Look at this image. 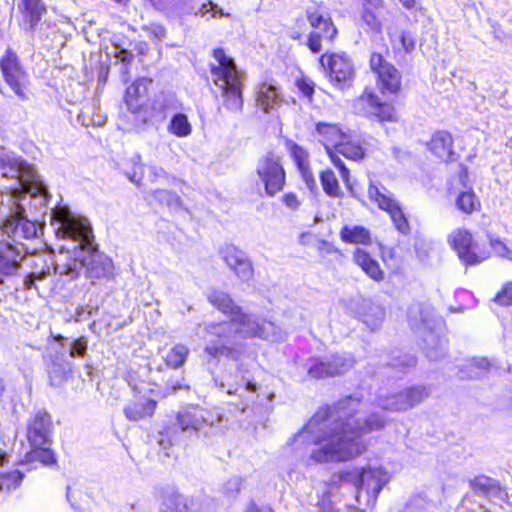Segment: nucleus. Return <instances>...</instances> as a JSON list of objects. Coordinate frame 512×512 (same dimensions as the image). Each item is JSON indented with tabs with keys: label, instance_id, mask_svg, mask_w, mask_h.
I'll list each match as a JSON object with an SVG mask.
<instances>
[{
	"label": "nucleus",
	"instance_id": "obj_10",
	"mask_svg": "<svg viewBox=\"0 0 512 512\" xmlns=\"http://www.w3.org/2000/svg\"><path fill=\"white\" fill-rule=\"evenodd\" d=\"M447 243L464 266H477L490 258V252L481 247L475 240L473 233L465 228L458 227L447 236Z\"/></svg>",
	"mask_w": 512,
	"mask_h": 512
},
{
	"label": "nucleus",
	"instance_id": "obj_40",
	"mask_svg": "<svg viewBox=\"0 0 512 512\" xmlns=\"http://www.w3.org/2000/svg\"><path fill=\"white\" fill-rule=\"evenodd\" d=\"M189 355V349L184 344H176L163 357L167 367L178 369L184 365Z\"/></svg>",
	"mask_w": 512,
	"mask_h": 512
},
{
	"label": "nucleus",
	"instance_id": "obj_26",
	"mask_svg": "<svg viewBox=\"0 0 512 512\" xmlns=\"http://www.w3.org/2000/svg\"><path fill=\"white\" fill-rule=\"evenodd\" d=\"M210 413L199 405H190L176 415L177 428L181 432L198 431L206 427Z\"/></svg>",
	"mask_w": 512,
	"mask_h": 512
},
{
	"label": "nucleus",
	"instance_id": "obj_30",
	"mask_svg": "<svg viewBox=\"0 0 512 512\" xmlns=\"http://www.w3.org/2000/svg\"><path fill=\"white\" fill-rule=\"evenodd\" d=\"M339 237L347 245L368 247L373 243L371 231L363 225H343L340 228Z\"/></svg>",
	"mask_w": 512,
	"mask_h": 512
},
{
	"label": "nucleus",
	"instance_id": "obj_24",
	"mask_svg": "<svg viewBox=\"0 0 512 512\" xmlns=\"http://www.w3.org/2000/svg\"><path fill=\"white\" fill-rule=\"evenodd\" d=\"M347 369V359L335 354L327 360L313 359L307 370V375L313 380H321L342 375Z\"/></svg>",
	"mask_w": 512,
	"mask_h": 512
},
{
	"label": "nucleus",
	"instance_id": "obj_49",
	"mask_svg": "<svg viewBox=\"0 0 512 512\" xmlns=\"http://www.w3.org/2000/svg\"><path fill=\"white\" fill-rule=\"evenodd\" d=\"M492 301L500 307L512 306V281L504 282L497 291Z\"/></svg>",
	"mask_w": 512,
	"mask_h": 512
},
{
	"label": "nucleus",
	"instance_id": "obj_15",
	"mask_svg": "<svg viewBox=\"0 0 512 512\" xmlns=\"http://www.w3.org/2000/svg\"><path fill=\"white\" fill-rule=\"evenodd\" d=\"M54 218L60 223L56 232L57 237L78 242L81 251L91 247L93 233L87 221L74 217L64 208L57 209Z\"/></svg>",
	"mask_w": 512,
	"mask_h": 512
},
{
	"label": "nucleus",
	"instance_id": "obj_38",
	"mask_svg": "<svg viewBox=\"0 0 512 512\" xmlns=\"http://www.w3.org/2000/svg\"><path fill=\"white\" fill-rule=\"evenodd\" d=\"M493 364L485 357L473 358L465 365L467 379H481L491 372Z\"/></svg>",
	"mask_w": 512,
	"mask_h": 512
},
{
	"label": "nucleus",
	"instance_id": "obj_16",
	"mask_svg": "<svg viewBox=\"0 0 512 512\" xmlns=\"http://www.w3.org/2000/svg\"><path fill=\"white\" fill-rule=\"evenodd\" d=\"M424 147L428 156L440 164L454 163L460 158L455 149V137L446 129L433 131Z\"/></svg>",
	"mask_w": 512,
	"mask_h": 512
},
{
	"label": "nucleus",
	"instance_id": "obj_45",
	"mask_svg": "<svg viewBox=\"0 0 512 512\" xmlns=\"http://www.w3.org/2000/svg\"><path fill=\"white\" fill-rule=\"evenodd\" d=\"M67 499L76 510L89 509L92 501L91 497L80 487H68Z\"/></svg>",
	"mask_w": 512,
	"mask_h": 512
},
{
	"label": "nucleus",
	"instance_id": "obj_19",
	"mask_svg": "<svg viewBox=\"0 0 512 512\" xmlns=\"http://www.w3.org/2000/svg\"><path fill=\"white\" fill-rule=\"evenodd\" d=\"M1 231L11 238L31 240L37 237L36 223L25 215V209L19 203L16 209L0 221Z\"/></svg>",
	"mask_w": 512,
	"mask_h": 512
},
{
	"label": "nucleus",
	"instance_id": "obj_5",
	"mask_svg": "<svg viewBox=\"0 0 512 512\" xmlns=\"http://www.w3.org/2000/svg\"><path fill=\"white\" fill-rule=\"evenodd\" d=\"M305 16L312 29L307 35L305 45L311 53L318 54L323 48L322 42L334 43L338 29L322 2L308 8Z\"/></svg>",
	"mask_w": 512,
	"mask_h": 512
},
{
	"label": "nucleus",
	"instance_id": "obj_31",
	"mask_svg": "<svg viewBox=\"0 0 512 512\" xmlns=\"http://www.w3.org/2000/svg\"><path fill=\"white\" fill-rule=\"evenodd\" d=\"M455 208L464 216L469 217L482 210V203L472 187L455 193Z\"/></svg>",
	"mask_w": 512,
	"mask_h": 512
},
{
	"label": "nucleus",
	"instance_id": "obj_61",
	"mask_svg": "<svg viewBox=\"0 0 512 512\" xmlns=\"http://www.w3.org/2000/svg\"><path fill=\"white\" fill-rule=\"evenodd\" d=\"M399 2L406 8V9H413L416 5V0H399Z\"/></svg>",
	"mask_w": 512,
	"mask_h": 512
},
{
	"label": "nucleus",
	"instance_id": "obj_54",
	"mask_svg": "<svg viewBox=\"0 0 512 512\" xmlns=\"http://www.w3.org/2000/svg\"><path fill=\"white\" fill-rule=\"evenodd\" d=\"M115 58L119 59L124 66V73L129 75V66L134 60V55L131 51L127 49H120L115 53Z\"/></svg>",
	"mask_w": 512,
	"mask_h": 512
},
{
	"label": "nucleus",
	"instance_id": "obj_8",
	"mask_svg": "<svg viewBox=\"0 0 512 512\" xmlns=\"http://www.w3.org/2000/svg\"><path fill=\"white\" fill-rule=\"evenodd\" d=\"M366 155L367 150L365 142L351 134L349 131L337 145V148L331 149V152L329 151V160L339 171L340 177L350 193H353L350 170L340 156H343L348 161L359 163L366 158Z\"/></svg>",
	"mask_w": 512,
	"mask_h": 512
},
{
	"label": "nucleus",
	"instance_id": "obj_53",
	"mask_svg": "<svg viewBox=\"0 0 512 512\" xmlns=\"http://www.w3.org/2000/svg\"><path fill=\"white\" fill-rule=\"evenodd\" d=\"M87 338L84 336H81L77 339H75L72 344L69 351V355L72 358H83L87 354Z\"/></svg>",
	"mask_w": 512,
	"mask_h": 512
},
{
	"label": "nucleus",
	"instance_id": "obj_11",
	"mask_svg": "<svg viewBox=\"0 0 512 512\" xmlns=\"http://www.w3.org/2000/svg\"><path fill=\"white\" fill-rule=\"evenodd\" d=\"M447 243L464 266H477L490 258V252L481 247L475 240L473 233L465 228L458 227L447 236Z\"/></svg>",
	"mask_w": 512,
	"mask_h": 512
},
{
	"label": "nucleus",
	"instance_id": "obj_64",
	"mask_svg": "<svg viewBox=\"0 0 512 512\" xmlns=\"http://www.w3.org/2000/svg\"><path fill=\"white\" fill-rule=\"evenodd\" d=\"M290 38H291L292 40H294V41H300V40H302V39H303V33H301V32H297V31L292 32V33L290 34Z\"/></svg>",
	"mask_w": 512,
	"mask_h": 512
},
{
	"label": "nucleus",
	"instance_id": "obj_48",
	"mask_svg": "<svg viewBox=\"0 0 512 512\" xmlns=\"http://www.w3.org/2000/svg\"><path fill=\"white\" fill-rule=\"evenodd\" d=\"M22 191L30 194L32 197L42 196L46 202L50 201L51 195L47 190L45 184L38 178L32 181L21 182Z\"/></svg>",
	"mask_w": 512,
	"mask_h": 512
},
{
	"label": "nucleus",
	"instance_id": "obj_35",
	"mask_svg": "<svg viewBox=\"0 0 512 512\" xmlns=\"http://www.w3.org/2000/svg\"><path fill=\"white\" fill-rule=\"evenodd\" d=\"M51 445H29L30 449L25 455L26 462L38 461L44 466H56L57 456Z\"/></svg>",
	"mask_w": 512,
	"mask_h": 512
},
{
	"label": "nucleus",
	"instance_id": "obj_33",
	"mask_svg": "<svg viewBox=\"0 0 512 512\" xmlns=\"http://www.w3.org/2000/svg\"><path fill=\"white\" fill-rule=\"evenodd\" d=\"M385 2L361 6V20L373 32L380 33L383 28Z\"/></svg>",
	"mask_w": 512,
	"mask_h": 512
},
{
	"label": "nucleus",
	"instance_id": "obj_51",
	"mask_svg": "<svg viewBox=\"0 0 512 512\" xmlns=\"http://www.w3.org/2000/svg\"><path fill=\"white\" fill-rule=\"evenodd\" d=\"M257 390L258 386L255 383H252L250 381H247L244 387V391H247L251 393L253 396L250 398H245L243 393L240 394L241 401L239 403H234V405L240 410L241 412L246 411L250 404L254 403L257 398Z\"/></svg>",
	"mask_w": 512,
	"mask_h": 512
},
{
	"label": "nucleus",
	"instance_id": "obj_56",
	"mask_svg": "<svg viewBox=\"0 0 512 512\" xmlns=\"http://www.w3.org/2000/svg\"><path fill=\"white\" fill-rule=\"evenodd\" d=\"M281 200L283 204L291 210H297L301 204L297 194L294 192L285 193Z\"/></svg>",
	"mask_w": 512,
	"mask_h": 512
},
{
	"label": "nucleus",
	"instance_id": "obj_44",
	"mask_svg": "<svg viewBox=\"0 0 512 512\" xmlns=\"http://www.w3.org/2000/svg\"><path fill=\"white\" fill-rule=\"evenodd\" d=\"M168 131L178 138H184L191 134L192 126L185 114L177 113L171 118Z\"/></svg>",
	"mask_w": 512,
	"mask_h": 512
},
{
	"label": "nucleus",
	"instance_id": "obj_55",
	"mask_svg": "<svg viewBox=\"0 0 512 512\" xmlns=\"http://www.w3.org/2000/svg\"><path fill=\"white\" fill-rule=\"evenodd\" d=\"M400 43L405 52L411 53L416 47L415 37L409 31H402L400 34Z\"/></svg>",
	"mask_w": 512,
	"mask_h": 512
},
{
	"label": "nucleus",
	"instance_id": "obj_12",
	"mask_svg": "<svg viewBox=\"0 0 512 512\" xmlns=\"http://www.w3.org/2000/svg\"><path fill=\"white\" fill-rule=\"evenodd\" d=\"M370 71L380 94L399 96L403 91L402 74L381 52H372L368 60Z\"/></svg>",
	"mask_w": 512,
	"mask_h": 512
},
{
	"label": "nucleus",
	"instance_id": "obj_1",
	"mask_svg": "<svg viewBox=\"0 0 512 512\" xmlns=\"http://www.w3.org/2000/svg\"><path fill=\"white\" fill-rule=\"evenodd\" d=\"M359 402V399L346 396L316 411L314 418L322 425L320 434L313 440L319 446L310 455L314 462H346L367 451L363 436L383 429L386 421L376 413L361 420L356 408Z\"/></svg>",
	"mask_w": 512,
	"mask_h": 512
},
{
	"label": "nucleus",
	"instance_id": "obj_62",
	"mask_svg": "<svg viewBox=\"0 0 512 512\" xmlns=\"http://www.w3.org/2000/svg\"><path fill=\"white\" fill-rule=\"evenodd\" d=\"M161 434H165L167 437H171L172 435L175 434L174 426H165Z\"/></svg>",
	"mask_w": 512,
	"mask_h": 512
},
{
	"label": "nucleus",
	"instance_id": "obj_59",
	"mask_svg": "<svg viewBox=\"0 0 512 512\" xmlns=\"http://www.w3.org/2000/svg\"><path fill=\"white\" fill-rule=\"evenodd\" d=\"M134 50L140 56H145L149 50V45L146 41H139L134 44Z\"/></svg>",
	"mask_w": 512,
	"mask_h": 512
},
{
	"label": "nucleus",
	"instance_id": "obj_47",
	"mask_svg": "<svg viewBox=\"0 0 512 512\" xmlns=\"http://www.w3.org/2000/svg\"><path fill=\"white\" fill-rule=\"evenodd\" d=\"M71 367L69 364L62 365L52 362L49 368V381L52 386H59L71 377Z\"/></svg>",
	"mask_w": 512,
	"mask_h": 512
},
{
	"label": "nucleus",
	"instance_id": "obj_7",
	"mask_svg": "<svg viewBox=\"0 0 512 512\" xmlns=\"http://www.w3.org/2000/svg\"><path fill=\"white\" fill-rule=\"evenodd\" d=\"M319 66L328 82L337 89L352 86L356 69L352 58L344 51H326L319 57Z\"/></svg>",
	"mask_w": 512,
	"mask_h": 512
},
{
	"label": "nucleus",
	"instance_id": "obj_43",
	"mask_svg": "<svg viewBox=\"0 0 512 512\" xmlns=\"http://www.w3.org/2000/svg\"><path fill=\"white\" fill-rule=\"evenodd\" d=\"M151 195L161 206H167L173 210H179L183 207L181 197L172 191L166 189H157L154 190Z\"/></svg>",
	"mask_w": 512,
	"mask_h": 512
},
{
	"label": "nucleus",
	"instance_id": "obj_14",
	"mask_svg": "<svg viewBox=\"0 0 512 512\" xmlns=\"http://www.w3.org/2000/svg\"><path fill=\"white\" fill-rule=\"evenodd\" d=\"M367 196L372 204L389 215L396 230L402 234L409 233V221L392 193L371 181L367 187Z\"/></svg>",
	"mask_w": 512,
	"mask_h": 512
},
{
	"label": "nucleus",
	"instance_id": "obj_3",
	"mask_svg": "<svg viewBox=\"0 0 512 512\" xmlns=\"http://www.w3.org/2000/svg\"><path fill=\"white\" fill-rule=\"evenodd\" d=\"M209 73L213 84L219 90L221 106L229 113H241L244 108L245 74L225 49H212Z\"/></svg>",
	"mask_w": 512,
	"mask_h": 512
},
{
	"label": "nucleus",
	"instance_id": "obj_23",
	"mask_svg": "<svg viewBox=\"0 0 512 512\" xmlns=\"http://www.w3.org/2000/svg\"><path fill=\"white\" fill-rule=\"evenodd\" d=\"M255 106L263 113H270L277 109L283 101L280 88L275 80L265 79L254 87Z\"/></svg>",
	"mask_w": 512,
	"mask_h": 512
},
{
	"label": "nucleus",
	"instance_id": "obj_41",
	"mask_svg": "<svg viewBox=\"0 0 512 512\" xmlns=\"http://www.w3.org/2000/svg\"><path fill=\"white\" fill-rule=\"evenodd\" d=\"M24 474L18 470L0 472V495H8L18 489L23 481Z\"/></svg>",
	"mask_w": 512,
	"mask_h": 512
},
{
	"label": "nucleus",
	"instance_id": "obj_4",
	"mask_svg": "<svg viewBox=\"0 0 512 512\" xmlns=\"http://www.w3.org/2000/svg\"><path fill=\"white\" fill-rule=\"evenodd\" d=\"M84 269V275L89 279H113L114 264L104 253L95 247H89L82 251L80 257L72 259L71 263L64 266L63 273L70 279H76L80 275V269Z\"/></svg>",
	"mask_w": 512,
	"mask_h": 512
},
{
	"label": "nucleus",
	"instance_id": "obj_39",
	"mask_svg": "<svg viewBox=\"0 0 512 512\" xmlns=\"http://www.w3.org/2000/svg\"><path fill=\"white\" fill-rule=\"evenodd\" d=\"M470 487L475 493H479L484 496L497 494L501 490L499 481L485 475L476 476L472 479L470 481Z\"/></svg>",
	"mask_w": 512,
	"mask_h": 512
},
{
	"label": "nucleus",
	"instance_id": "obj_6",
	"mask_svg": "<svg viewBox=\"0 0 512 512\" xmlns=\"http://www.w3.org/2000/svg\"><path fill=\"white\" fill-rule=\"evenodd\" d=\"M353 108L356 114L381 125L396 123L400 118L395 104L383 101L370 87H365L355 98Z\"/></svg>",
	"mask_w": 512,
	"mask_h": 512
},
{
	"label": "nucleus",
	"instance_id": "obj_34",
	"mask_svg": "<svg viewBox=\"0 0 512 512\" xmlns=\"http://www.w3.org/2000/svg\"><path fill=\"white\" fill-rule=\"evenodd\" d=\"M19 10L31 30H35V27L47 12V8L42 0H21Z\"/></svg>",
	"mask_w": 512,
	"mask_h": 512
},
{
	"label": "nucleus",
	"instance_id": "obj_37",
	"mask_svg": "<svg viewBox=\"0 0 512 512\" xmlns=\"http://www.w3.org/2000/svg\"><path fill=\"white\" fill-rule=\"evenodd\" d=\"M320 183L324 193L331 198H343L344 192L340 183L331 169H325L319 174Z\"/></svg>",
	"mask_w": 512,
	"mask_h": 512
},
{
	"label": "nucleus",
	"instance_id": "obj_25",
	"mask_svg": "<svg viewBox=\"0 0 512 512\" xmlns=\"http://www.w3.org/2000/svg\"><path fill=\"white\" fill-rule=\"evenodd\" d=\"M25 255L12 243L0 239V285L5 279L17 275Z\"/></svg>",
	"mask_w": 512,
	"mask_h": 512
},
{
	"label": "nucleus",
	"instance_id": "obj_17",
	"mask_svg": "<svg viewBox=\"0 0 512 512\" xmlns=\"http://www.w3.org/2000/svg\"><path fill=\"white\" fill-rule=\"evenodd\" d=\"M55 424L46 409L34 411L26 421V441L29 445H52Z\"/></svg>",
	"mask_w": 512,
	"mask_h": 512
},
{
	"label": "nucleus",
	"instance_id": "obj_28",
	"mask_svg": "<svg viewBox=\"0 0 512 512\" xmlns=\"http://www.w3.org/2000/svg\"><path fill=\"white\" fill-rule=\"evenodd\" d=\"M352 260L374 282L380 283L385 279V273L379 262L368 251L356 248L352 253Z\"/></svg>",
	"mask_w": 512,
	"mask_h": 512
},
{
	"label": "nucleus",
	"instance_id": "obj_9",
	"mask_svg": "<svg viewBox=\"0 0 512 512\" xmlns=\"http://www.w3.org/2000/svg\"><path fill=\"white\" fill-rule=\"evenodd\" d=\"M447 243L464 266H477L490 258V252L481 247L475 240L473 233L465 228L458 227L447 236Z\"/></svg>",
	"mask_w": 512,
	"mask_h": 512
},
{
	"label": "nucleus",
	"instance_id": "obj_46",
	"mask_svg": "<svg viewBox=\"0 0 512 512\" xmlns=\"http://www.w3.org/2000/svg\"><path fill=\"white\" fill-rule=\"evenodd\" d=\"M359 479V468H353L350 470H342L333 474L330 485L337 488L344 484L352 485L357 491Z\"/></svg>",
	"mask_w": 512,
	"mask_h": 512
},
{
	"label": "nucleus",
	"instance_id": "obj_42",
	"mask_svg": "<svg viewBox=\"0 0 512 512\" xmlns=\"http://www.w3.org/2000/svg\"><path fill=\"white\" fill-rule=\"evenodd\" d=\"M193 503V498H187L179 492H173L165 498V505L172 512H192Z\"/></svg>",
	"mask_w": 512,
	"mask_h": 512
},
{
	"label": "nucleus",
	"instance_id": "obj_27",
	"mask_svg": "<svg viewBox=\"0 0 512 512\" xmlns=\"http://www.w3.org/2000/svg\"><path fill=\"white\" fill-rule=\"evenodd\" d=\"M286 148L307 187L310 189L315 188L316 182L310 165L309 152L293 141H288Z\"/></svg>",
	"mask_w": 512,
	"mask_h": 512
},
{
	"label": "nucleus",
	"instance_id": "obj_50",
	"mask_svg": "<svg viewBox=\"0 0 512 512\" xmlns=\"http://www.w3.org/2000/svg\"><path fill=\"white\" fill-rule=\"evenodd\" d=\"M295 86L309 103L313 102L315 94V82L307 76H301L295 80Z\"/></svg>",
	"mask_w": 512,
	"mask_h": 512
},
{
	"label": "nucleus",
	"instance_id": "obj_22",
	"mask_svg": "<svg viewBox=\"0 0 512 512\" xmlns=\"http://www.w3.org/2000/svg\"><path fill=\"white\" fill-rule=\"evenodd\" d=\"M153 80L148 77H140L134 80L125 90L124 101L128 110L136 116L135 121L139 124H147L151 121V116L148 113V107L138 103L142 93L140 87L145 89Z\"/></svg>",
	"mask_w": 512,
	"mask_h": 512
},
{
	"label": "nucleus",
	"instance_id": "obj_29",
	"mask_svg": "<svg viewBox=\"0 0 512 512\" xmlns=\"http://www.w3.org/2000/svg\"><path fill=\"white\" fill-rule=\"evenodd\" d=\"M315 131L320 137L326 154L329 157V151L336 149L348 131H344L340 125L326 122H318L315 125Z\"/></svg>",
	"mask_w": 512,
	"mask_h": 512
},
{
	"label": "nucleus",
	"instance_id": "obj_57",
	"mask_svg": "<svg viewBox=\"0 0 512 512\" xmlns=\"http://www.w3.org/2000/svg\"><path fill=\"white\" fill-rule=\"evenodd\" d=\"M457 177H458L459 184L461 185L462 188L467 189V187H472L469 184V172H468V168L466 165L461 164L459 166V171H458Z\"/></svg>",
	"mask_w": 512,
	"mask_h": 512
},
{
	"label": "nucleus",
	"instance_id": "obj_2",
	"mask_svg": "<svg viewBox=\"0 0 512 512\" xmlns=\"http://www.w3.org/2000/svg\"><path fill=\"white\" fill-rule=\"evenodd\" d=\"M208 303L224 316L228 321L211 322L205 326V332L212 341L204 347V353L213 360L226 358L238 361L243 352V346L235 341L242 339H265L267 331L266 321L254 320L233 299L230 293L212 289L207 296Z\"/></svg>",
	"mask_w": 512,
	"mask_h": 512
},
{
	"label": "nucleus",
	"instance_id": "obj_36",
	"mask_svg": "<svg viewBox=\"0 0 512 512\" xmlns=\"http://www.w3.org/2000/svg\"><path fill=\"white\" fill-rule=\"evenodd\" d=\"M429 396L425 386H413L405 389L399 395L404 410L411 409L422 403Z\"/></svg>",
	"mask_w": 512,
	"mask_h": 512
},
{
	"label": "nucleus",
	"instance_id": "obj_21",
	"mask_svg": "<svg viewBox=\"0 0 512 512\" xmlns=\"http://www.w3.org/2000/svg\"><path fill=\"white\" fill-rule=\"evenodd\" d=\"M388 480L387 473L381 468L371 466L359 467L357 496L364 492L369 500L376 501Z\"/></svg>",
	"mask_w": 512,
	"mask_h": 512
},
{
	"label": "nucleus",
	"instance_id": "obj_13",
	"mask_svg": "<svg viewBox=\"0 0 512 512\" xmlns=\"http://www.w3.org/2000/svg\"><path fill=\"white\" fill-rule=\"evenodd\" d=\"M256 174L267 197L281 193L286 186L287 174L282 158L274 152L269 151L259 159Z\"/></svg>",
	"mask_w": 512,
	"mask_h": 512
},
{
	"label": "nucleus",
	"instance_id": "obj_52",
	"mask_svg": "<svg viewBox=\"0 0 512 512\" xmlns=\"http://www.w3.org/2000/svg\"><path fill=\"white\" fill-rule=\"evenodd\" d=\"M317 250L319 256L323 259L329 255L335 256L337 259H342L344 257V254L340 248L324 239L319 241Z\"/></svg>",
	"mask_w": 512,
	"mask_h": 512
},
{
	"label": "nucleus",
	"instance_id": "obj_20",
	"mask_svg": "<svg viewBox=\"0 0 512 512\" xmlns=\"http://www.w3.org/2000/svg\"><path fill=\"white\" fill-rule=\"evenodd\" d=\"M220 254L225 264L241 282L253 279V264L244 251L233 244H228L221 249Z\"/></svg>",
	"mask_w": 512,
	"mask_h": 512
},
{
	"label": "nucleus",
	"instance_id": "obj_58",
	"mask_svg": "<svg viewBox=\"0 0 512 512\" xmlns=\"http://www.w3.org/2000/svg\"><path fill=\"white\" fill-rule=\"evenodd\" d=\"M206 7H210L213 17H216V16H220L221 17V16L224 15L223 10L221 8H219L212 1H208L207 3H204V4L201 5L200 13L202 15H205V14H207L209 12V10H205Z\"/></svg>",
	"mask_w": 512,
	"mask_h": 512
},
{
	"label": "nucleus",
	"instance_id": "obj_18",
	"mask_svg": "<svg viewBox=\"0 0 512 512\" xmlns=\"http://www.w3.org/2000/svg\"><path fill=\"white\" fill-rule=\"evenodd\" d=\"M0 70L7 85L21 99H25V86L28 75L23 69L19 56L12 48H7L0 58Z\"/></svg>",
	"mask_w": 512,
	"mask_h": 512
},
{
	"label": "nucleus",
	"instance_id": "obj_60",
	"mask_svg": "<svg viewBox=\"0 0 512 512\" xmlns=\"http://www.w3.org/2000/svg\"><path fill=\"white\" fill-rule=\"evenodd\" d=\"M35 275L34 274H29L25 280H24V289L25 290H31L32 288L35 287Z\"/></svg>",
	"mask_w": 512,
	"mask_h": 512
},
{
	"label": "nucleus",
	"instance_id": "obj_63",
	"mask_svg": "<svg viewBox=\"0 0 512 512\" xmlns=\"http://www.w3.org/2000/svg\"><path fill=\"white\" fill-rule=\"evenodd\" d=\"M490 245H491L492 247H497V246H499V247L505 248L504 243H503L500 239H498V238L490 239Z\"/></svg>",
	"mask_w": 512,
	"mask_h": 512
},
{
	"label": "nucleus",
	"instance_id": "obj_32",
	"mask_svg": "<svg viewBox=\"0 0 512 512\" xmlns=\"http://www.w3.org/2000/svg\"><path fill=\"white\" fill-rule=\"evenodd\" d=\"M157 408V401L154 399L135 398L124 408V414L129 421H140L152 417Z\"/></svg>",
	"mask_w": 512,
	"mask_h": 512
}]
</instances>
